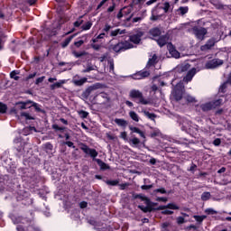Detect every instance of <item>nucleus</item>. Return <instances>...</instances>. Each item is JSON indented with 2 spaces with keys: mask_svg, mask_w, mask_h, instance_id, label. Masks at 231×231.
<instances>
[{
  "mask_svg": "<svg viewBox=\"0 0 231 231\" xmlns=\"http://www.w3.org/2000/svg\"><path fill=\"white\" fill-rule=\"evenodd\" d=\"M16 226L17 231H41V228L37 226L33 218L16 217L13 219Z\"/></svg>",
  "mask_w": 231,
  "mask_h": 231,
  "instance_id": "f257e3e1",
  "label": "nucleus"
},
{
  "mask_svg": "<svg viewBox=\"0 0 231 231\" xmlns=\"http://www.w3.org/2000/svg\"><path fill=\"white\" fill-rule=\"evenodd\" d=\"M80 150L85 152V154H88L90 158H92L93 162H96L97 165L100 167V171H109L111 167L104 162L101 159H97V156H98V152L95 148H89L88 144L82 143L80 146Z\"/></svg>",
  "mask_w": 231,
  "mask_h": 231,
  "instance_id": "f03ea898",
  "label": "nucleus"
},
{
  "mask_svg": "<svg viewBox=\"0 0 231 231\" xmlns=\"http://www.w3.org/2000/svg\"><path fill=\"white\" fill-rule=\"evenodd\" d=\"M129 98H131L133 102H135V104H141L142 106H148V104H151V101L145 99L143 93L138 89L130 90Z\"/></svg>",
  "mask_w": 231,
  "mask_h": 231,
  "instance_id": "7ed1b4c3",
  "label": "nucleus"
},
{
  "mask_svg": "<svg viewBox=\"0 0 231 231\" xmlns=\"http://www.w3.org/2000/svg\"><path fill=\"white\" fill-rule=\"evenodd\" d=\"M134 45L128 41L119 42L115 45H111V50L116 53H121V51H127V50H133Z\"/></svg>",
  "mask_w": 231,
  "mask_h": 231,
  "instance_id": "20e7f679",
  "label": "nucleus"
},
{
  "mask_svg": "<svg viewBox=\"0 0 231 231\" xmlns=\"http://www.w3.org/2000/svg\"><path fill=\"white\" fill-rule=\"evenodd\" d=\"M221 99H217L214 101H209L200 105V109L203 113H208V111H212V109H216L221 106Z\"/></svg>",
  "mask_w": 231,
  "mask_h": 231,
  "instance_id": "39448f33",
  "label": "nucleus"
},
{
  "mask_svg": "<svg viewBox=\"0 0 231 231\" xmlns=\"http://www.w3.org/2000/svg\"><path fill=\"white\" fill-rule=\"evenodd\" d=\"M143 35H145V32H143L142 29H135L134 30V32L129 35V41L130 42H133V44H140Z\"/></svg>",
  "mask_w": 231,
  "mask_h": 231,
  "instance_id": "423d86ee",
  "label": "nucleus"
},
{
  "mask_svg": "<svg viewBox=\"0 0 231 231\" xmlns=\"http://www.w3.org/2000/svg\"><path fill=\"white\" fill-rule=\"evenodd\" d=\"M171 95L176 102H180V100L183 98V87L181 85H177Z\"/></svg>",
  "mask_w": 231,
  "mask_h": 231,
  "instance_id": "0eeeda50",
  "label": "nucleus"
},
{
  "mask_svg": "<svg viewBox=\"0 0 231 231\" xmlns=\"http://www.w3.org/2000/svg\"><path fill=\"white\" fill-rule=\"evenodd\" d=\"M224 61L220 59H213L211 60H208L206 63L207 69H214L216 68H219V66H223Z\"/></svg>",
  "mask_w": 231,
  "mask_h": 231,
  "instance_id": "6e6552de",
  "label": "nucleus"
},
{
  "mask_svg": "<svg viewBox=\"0 0 231 231\" xmlns=\"http://www.w3.org/2000/svg\"><path fill=\"white\" fill-rule=\"evenodd\" d=\"M113 30V26L106 23L105 27L103 28L102 32L96 39H93V42H98V39H104V37H109V32Z\"/></svg>",
  "mask_w": 231,
  "mask_h": 231,
  "instance_id": "1a4fd4ad",
  "label": "nucleus"
},
{
  "mask_svg": "<svg viewBox=\"0 0 231 231\" xmlns=\"http://www.w3.org/2000/svg\"><path fill=\"white\" fill-rule=\"evenodd\" d=\"M146 207L144 206H139V208L144 212V214H147V212H154L156 210H160L158 209V208H154L156 207V205H158V203H154L152 201L150 200L149 203H145Z\"/></svg>",
  "mask_w": 231,
  "mask_h": 231,
  "instance_id": "9d476101",
  "label": "nucleus"
},
{
  "mask_svg": "<svg viewBox=\"0 0 231 231\" xmlns=\"http://www.w3.org/2000/svg\"><path fill=\"white\" fill-rule=\"evenodd\" d=\"M150 76H151V71L143 69L133 74L131 77L132 79H134V80H142L143 79H147V77H150Z\"/></svg>",
  "mask_w": 231,
  "mask_h": 231,
  "instance_id": "9b49d317",
  "label": "nucleus"
},
{
  "mask_svg": "<svg viewBox=\"0 0 231 231\" xmlns=\"http://www.w3.org/2000/svg\"><path fill=\"white\" fill-rule=\"evenodd\" d=\"M160 4H158L157 5H155L152 9V15L150 17V21H159V19H162V17H163V14H160Z\"/></svg>",
  "mask_w": 231,
  "mask_h": 231,
  "instance_id": "f8f14e48",
  "label": "nucleus"
},
{
  "mask_svg": "<svg viewBox=\"0 0 231 231\" xmlns=\"http://www.w3.org/2000/svg\"><path fill=\"white\" fill-rule=\"evenodd\" d=\"M23 103L26 104V107H34L36 113H42V115L46 114V110L41 108V105H39L38 103L31 100L25 101Z\"/></svg>",
  "mask_w": 231,
  "mask_h": 231,
  "instance_id": "ddd939ff",
  "label": "nucleus"
},
{
  "mask_svg": "<svg viewBox=\"0 0 231 231\" xmlns=\"http://www.w3.org/2000/svg\"><path fill=\"white\" fill-rule=\"evenodd\" d=\"M167 50H168L170 55H171V57H173L174 59H180V51H178V50H176V47H174L172 42H169L167 44Z\"/></svg>",
  "mask_w": 231,
  "mask_h": 231,
  "instance_id": "4468645a",
  "label": "nucleus"
},
{
  "mask_svg": "<svg viewBox=\"0 0 231 231\" xmlns=\"http://www.w3.org/2000/svg\"><path fill=\"white\" fill-rule=\"evenodd\" d=\"M193 33L197 37V39L203 40L205 35H207V29L193 27Z\"/></svg>",
  "mask_w": 231,
  "mask_h": 231,
  "instance_id": "2eb2a0df",
  "label": "nucleus"
},
{
  "mask_svg": "<svg viewBox=\"0 0 231 231\" xmlns=\"http://www.w3.org/2000/svg\"><path fill=\"white\" fill-rule=\"evenodd\" d=\"M97 89H98V87H97V85L89 86L82 92L81 94L82 98H85V100H88L92 91H97Z\"/></svg>",
  "mask_w": 231,
  "mask_h": 231,
  "instance_id": "dca6fc26",
  "label": "nucleus"
},
{
  "mask_svg": "<svg viewBox=\"0 0 231 231\" xmlns=\"http://www.w3.org/2000/svg\"><path fill=\"white\" fill-rule=\"evenodd\" d=\"M154 41H156L160 48H163V46L169 44V35L167 34L161 35L158 39H154Z\"/></svg>",
  "mask_w": 231,
  "mask_h": 231,
  "instance_id": "f3484780",
  "label": "nucleus"
},
{
  "mask_svg": "<svg viewBox=\"0 0 231 231\" xmlns=\"http://www.w3.org/2000/svg\"><path fill=\"white\" fill-rule=\"evenodd\" d=\"M158 64V55L153 54L152 58H150L146 63V69H149V68H155Z\"/></svg>",
  "mask_w": 231,
  "mask_h": 231,
  "instance_id": "a211bd4d",
  "label": "nucleus"
},
{
  "mask_svg": "<svg viewBox=\"0 0 231 231\" xmlns=\"http://www.w3.org/2000/svg\"><path fill=\"white\" fill-rule=\"evenodd\" d=\"M125 33V29L122 30V29H116L113 30L111 29L108 32V37H118V35H124Z\"/></svg>",
  "mask_w": 231,
  "mask_h": 231,
  "instance_id": "6ab92c4d",
  "label": "nucleus"
},
{
  "mask_svg": "<svg viewBox=\"0 0 231 231\" xmlns=\"http://www.w3.org/2000/svg\"><path fill=\"white\" fill-rule=\"evenodd\" d=\"M196 73H197L196 68H192L191 69H189L186 74V76L184 77L185 82H190L192 79H194V76L196 75Z\"/></svg>",
  "mask_w": 231,
  "mask_h": 231,
  "instance_id": "aec40b11",
  "label": "nucleus"
},
{
  "mask_svg": "<svg viewBox=\"0 0 231 231\" xmlns=\"http://www.w3.org/2000/svg\"><path fill=\"white\" fill-rule=\"evenodd\" d=\"M165 208H169L170 210H180L179 206L174 203H169L166 206H159L157 210H165Z\"/></svg>",
  "mask_w": 231,
  "mask_h": 231,
  "instance_id": "412c9836",
  "label": "nucleus"
},
{
  "mask_svg": "<svg viewBox=\"0 0 231 231\" xmlns=\"http://www.w3.org/2000/svg\"><path fill=\"white\" fill-rule=\"evenodd\" d=\"M149 34L152 35V37H160L162 36V29L159 27H153L150 29Z\"/></svg>",
  "mask_w": 231,
  "mask_h": 231,
  "instance_id": "4be33fe9",
  "label": "nucleus"
},
{
  "mask_svg": "<svg viewBox=\"0 0 231 231\" xmlns=\"http://www.w3.org/2000/svg\"><path fill=\"white\" fill-rule=\"evenodd\" d=\"M216 45V41L214 39H209L204 46L201 47V50H211Z\"/></svg>",
  "mask_w": 231,
  "mask_h": 231,
  "instance_id": "5701e85b",
  "label": "nucleus"
},
{
  "mask_svg": "<svg viewBox=\"0 0 231 231\" xmlns=\"http://www.w3.org/2000/svg\"><path fill=\"white\" fill-rule=\"evenodd\" d=\"M75 35H77V34H72V35L69 36L68 38H66L61 42V48H68V46L69 45V42H71V41H73V38L75 37Z\"/></svg>",
  "mask_w": 231,
  "mask_h": 231,
  "instance_id": "b1692460",
  "label": "nucleus"
},
{
  "mask_svg": "<svg viewBox=\"0 0 231 231\" xmlns=\"http://www.w3.org/2000/svg\"><path fill=\"white\" fill-rule=\"evenodd\" d=\"M134 198V199H141V201H144V203H149L151 201V199L143 194H135Z\"/></svg>",
  "mask_w": 231,
  "mask_h": 231,
  "instance_id": "393cba45",
  "label": "nucleus"
},
{
  "mask_svg": "<svg viewBox=\"0 0 231 231\" xmlns=\"http://www.w3.org/2000/svg\"><path fill=\"white\" fill-rule=\"evenodd\" d=\"M159 10H163L164 14H169V12L171 10V3L164 2L163 6H160Z\"/></svg>",
  "mask_w": 231,
  "mask_h": 231,
  "instance_id": "a878e982",
  "label": "nucleus"
},
{
  "mask_svg": "<svg viewBox=\"0 0 231 231\" xmlns=\"http://www.w3.org/2000/svg\"><path fill=\"white\" fill-rule=\"evenodd\" d=\"M62 84H64V80H60L59 82L53 83L52 85L50 86V89L51 91L55 89H59L60 88H62Z\"/></svg>",
  "mask_w": 231,
  "mask_h": 231,
  "instance_id": "bb28decb",
  "label": "nucleus"
},
{
  "mask_svg": "<svg viewBox=\"0 0 231 231\" xmlns=\"http://www.w3.org/2000/svg\"><path fill=\"white\" fill-rule=\"evenodd\" d=\"M86 82H88V78H82L80 79L73 80V84H75L76 86H84V84H86Z\"/></svg>",
  "mask_w": 231,
  "mask_h": 231,
  "instance_id": "cd10ccee",
  "label": "nucleus"
},
{
  "mask_svg": "<svg viewBox=\"0 0 231 231\" xmlns=\"http://www.w3.org/2000/svg\"><path fill=\"white\" fill-rule=\"evenodd\" d=\"M43 151H45V152H51V151H53V144L50 142L44 143Z\"/></svg>",
  "mask_w": 231,
  "mask_h": 231,
  "instance_id": "c85d7f7f",
  "label": "nucleus"
},
{
  "mask_svg": "<svg viewBox=\"0 0 231 231\" xmlns=\"http://www.w3.org/2000/svg\"><path fill=\"white\" fill-rule=\"evenodd\" d=\"M115 122L117 125H120V127H127V122L125 119L116 118Z\"/></svg>",
  "mask_w": 231,
  "mask_h": 231,
  "instance_id": "c756f323",
  "label": "nucleus"
},
{
  "mask_svg": "<svg viewBox=\"0 0 231 231\" xmlns=\"http://www.w3.org/2000/svg\"><path fill=\"white\" fill-rule=\"evenodd\" d=\"M106 185H110V187H116L120 183L118 180H103Z\"/></svg>",
  "mask_w": 231,
  "mask_h": 231,
  "instance_id": "7c9ffc66",
  "label": "nucleus"
},
{
  "mask_svg": "<svg viewBox=\"0 0 231 231\" xmlns=\"http://www.w3.org/2000/svg\"><path fill=\"white\" fill-rule=\"evenodd\" d=\"M129 116L134 120V122H140V116H138V114L134 111H130L129 112Z\"/></svg>",
  "mask_w": 231,
  "mask_h": 231,
  "instance_id": "2f4dec72",
  "label": "nucleus"
},
{
  "mask_svg": "<svg viewBox=\"0 0 231 231\" xmlns=\"http://www.w3.org/2000/svg\"><path fill=\"white\" fill-rule=\"evenodd\" d=\"M72 55H74V57H76V59H80V57H86V55H88V53L86 52V51H83L80 52L73 51Z\"/></svg>",
  "mask_w": 231,
  "mask_h": 231,
  "instance_id": "473e14b6",
  "label": "nucleus"
},
{
  "mask_svg": "<svg viewBox=\"0 0 231 231\" xmlns=\"http://www.w3.org/2000/svg\"><path fill=\"white\" fill-rule=\"evenodd\" d=\"M82 17H84V15L79 16V19L76 22H74V28H80V25L84 24V20H82Z\"/></svg>",
  "mask_w": 231,
  "mask_h": 231,
  "instance_id": "72a5a7b5",
  "label": "nucleus"
},
{
  "mask_svg": "<svg viewBox=\"0 0 231 231\" xmlns=\"http://www.w3.org/2000/svg\"><path fill=\"white\" fill-rule=\"evenodd\" d=\"M21 72L19 70H13L10 72V78L14 79V80H19V75Z\"/></svg>",
  "mask_w": 231,
  "mask_h": 231,
  "instance_id": "f704fd0d",
  "label": "nucleus"
},
{
  "mask_svg": "<svg viewBox=\"0 0 231 231\" xmlns=\"http://www.w3.org/2000/svg\"><path fill=\"white\" fill-rule=\"evenodd\" d=\"M91 26H93V23L92 22H87L85 23L82 26L81 29L84 32H88V30H91Z\"/></svg>",
  "mask_w": 231,
  "mask_h": 231,
  "instance_id": "c9c22d12",
  "label": "nucleus"
},
{
  "mask_svg": "<svg viewBox=\"0 0 231 231\" xmlns=\"http://www.w3.org/2000/svg\"><path fill=\"white\" fill-rule=\"evenodd\" d=\"M195 221H197V223H203V220L207 219V216L202 215H195L194 217Z\"/></svg>",
  "mask_w": 231,
  "mask_h": 231,
  "instance_id": "e433bc0d",
  "label": "nucleus"
},
{
  "mask_svg": "<svg viewBox=\"0 0 231 231\" xmlns=\"http://www.w3.org/2000/svg\"><path fill=\"white\" fill-rule=\"evenodd\" d=\"M52 129L56 132L60 131V133H64V131H66L65 126H59L57 124L52 125Z\"/></svg>",
  "mask_w": 231,
  "mask_h": 231,
  "instance_id": "4c0bfd02",
  "label": "nucleus"
},
{
  "mask_svg": "<svg viewBox=\"0 0 231 231\" xmlns=\"http://www.w3.org/2000/svg\"><path fill=\"white\" fill-rule=\"evenodd\" d=\"M210 192L205 191L201 195V200L202 201H208L210 199Z\"/></svg>",
  "mask_w": 231,
  "mask_h": 231,
  "instance_id": "58836bf2",
  "label": "nucleus"
},
{
  "mask_svg": "<svg viewBox=\"0 0 231 231\" xmlns=\"http://www.w3.org/2000/svg\"><path fill=\"white\" fill-rule=\"evenodd\" d=\"M2 165H8V155L6 153H3L0 157Z\"/></svg>",
  "mask_w": 231,
  "mask_h": 231,
  "instance_id": "ea45409f",
  "label": "nucleus"
},
{
  "mask_svg": "<svg viewBox=\"0 0 231 231\" xmlns=\"http://www.w3.org/2000/svg\"><path fill=\"white\" fill-rule=\"evenodd\" d=\"M178 12H180V15H185V14H189V6H180Z\"/></svg>",
  "mask_w": 231,
  "mask_h": 231,
  "instance_id": "a19ab883",
  "label": "nucleus"
},
{
  "mask_svg": "<svg viewBox=\"0 0 231 231\" xmlns=\"http://www.w3.org/2000/svg\"><path fill=\"white\" fill-rule=\"evenodd\" d=\"M8 110V106L6 104H4L3 102H0V113L1 115H5L6 111Z\"/></svg>",
  "mask_w": 231,
  "mask_h": 231,
  "instance_id": "79ce46f5",
  "label": "nucleus"
},
{
  "mask_svg": "<svg viewBox=\"0 0 231 231\" xmlns=\"http://www.w3.org/2000/svg\"><path fill=\"white\" fill-rule=\"evenodd\" d=\"M144 116H147V118H149L150 120H154V118H156V114L154 113H150L149 111H144Z\"/></svg>",
  "mask_w": 231,
  "mask_h": 231,
  "instance_id": "37998d69",
  "label": "nucleus"
},
{
  "mask_svg": "<svg viewBox=\"0 0 231 231\" xmlns=\"http://www.w3.org/2000/svg\"><path fill=\"white\" fill-rule=\"evenodd\" d=\"M99 97H100L101 98H104L105 100H107V93H106V92H100V93L97 94V95L94 97V98L97 100V98H99Z\"/></svg>",
  "mask_w": 231,
  "mask_h": 231,
  "instance_id": "c03bdc74",
  "label": "nucleus"
},
{
  "mask_svg": "<svg viewBox=\"0 0 231 231\" xmlns=\"http://www.w3.org/2000/svg\"><path fill=\"white\" fill-rule=\"evenodd\" d=\"M21 116H23L25 118V120H35V117L30 116V114H28L26 112H22Z\"/></svg>",
  "mask_w": 231,
  "mask_h": 231,
  "instance_id": "a18cd8bd",
  "label": "nucleus"
},
{
  "mask_svg": "<svg viewBox=\"0 0 231 231\" xmlns=\"http://www.w3.org/2000/svg\"><path fill=\"white\" fill-rule=\"evenodd\" d=\"M167 194L165 188H160L153 190V194Z\"/></svg>",
  "mask_w": 231,
  "mask_h": 231,
  "instance_id": "49530a36",
  "label": "nucleus"
},
{
  "mask_svg": "<svg viewBox=\"0 0 231 231\" xmlns=\"http://www.w3.org/2000/svg\"><path fill=\"white\" fill-rule=\"evenodd\" d=\"M79 116H80V118H88V116H89V113L86 112L84 110H80L79 111Z\"/></svg>",
  "mask_w": 231,
  "mask_h": 231,
  "instance_id": "de8ad7c7",
  "label": "nucleus"
},
{
  "mask_svg": "<svg viewBox=\"0 0 231 231\" xmlns=\"http://www.w3.org/2000/svg\"><path fill=\"white\" fill-rule=\"evenodd\" d=\"M226 84H228V83L226 81V82H224V83L220 86V88H219V93H226V88H227Z\"/></svg>",
  "mask_w": 231,
  "mask_h": 231,
  "instance_id": "09e8293b",
  "label": "nucleus"
},
{
  "mask_svg": "<svg viewBox=\"0 0 231 231\" xmlns=\"http://www.w3.org/2000/svg\"><path fill=\"white\" fill-rule=\"evenodd\" d=\"M25 198H28V193L24 192L23 195H21V193H18V196L16 197L17 201H23Z\"/></svg>",
  "mask_w": 231,
  "mask_h": 231,
  "instance_id": "8fccbe9b",
  "label": "nucleus"
},
{
  "mask_svg": "<svg viewBox=\"0 0 231 231\" xmlns=\"http://www.w3.org/2000/svg\"><path fill=\"white\" fill-rule=\"evenodd\" d=\"M46 79V76H42V77L36 79L34 84H35L36 86H39V84H42V82H44V79Z\"/></svg>",
  "mask_w": 231,
  "mask_h": 231,
  "instance_id": "3c124183",
  "label": "nucleus"
},
{
  "mask_svg": "<svg viewBox=\"0 0 231 231\" xmlns=\"http://www.w3.org/2000/svg\"><path fill=\"white\" fill-rule=\"evenodd\" d=\"M16 106H20V109H30V106H26V103L23 101L17 102Z\"/></svg>",
  "mask_w": 231,
  "mask_h": 231,
  "instance_id": "603ef678",
  "label": "nucleus"
},
{
  "mask_svg": "<svg viewBox=\"0 0 231 231\" xmlns=\"http://www.w3.org/2000/svg\"><path fill=\"white\" fill-rule=\"evenodd\" d=\"M30 133H32V126L25 127L23 129V134H24V136H28Z\"/></svg>",
  "mask_w": 231,
  "mask_h": 231,
  "instance_id": "864d4df0",
  "label": "nucleus"
},
{
  "mask_svg": "<svg viewBox=\"0 0 231 231\" xmlns=\"http://www.w3.org/2000/svg\"><path fill=\"white\" fill-rule=\"evenodd\" d=\"M206 214H208V216H214L215 214H217V211L214 210L213 208H207Z\"/></svg>",
  "mask_w": 231,
  "mask_h": 231,
  "instance_id": "5fc2aeb1",
  "label": "nucleus"
},
{
  "mask_svg": "<svg viewBox=\"0 0 231 231\" xmlns=\"http://www.w3.org/2000/svg\"><path fill=\"white\" fill-rule=\"evenodd\" d=\"M130 142L133 143V145H139L140 139H138V137H134L130 139Z\"/></svg>",
  "mask_w": 231,
  "mask_h": 231,
  "instance_id": "6e6d98bb",
  "label": "nucleus"
},
{
  "mask_svg": "<svg viewBox=\"0 0 231 231\" xmlns=\"http://www.w3.org/2000/svg\"><path fill=\"white\" fill-rule=\"evenodd\" d=\"M162 214L163 216H172L174 214V211L169 210V209H164L162 211Z\"/></svg>",
  "mask_w": 231,
  "mask_h": 231,
  "instance_id": "4d7b16f0",
  "label": "nucleus"
},
{
  "mask_svg": "<svg viewBox=\"0 0 231 231\" xmlns=\"http://www.w3.org/2000/svg\"><path fill=\"white\" fill-rule=\"evenodd\" d=\"M151 138H156V136H160V130H154L150 134Z\"/></svg>",
  "mask_w": 231,
  "mask_h": 231,
  "instance_id": "13d9d810",
  "label": "nucleus"
},
{
  "mask_svg": "<svg viewBox=\"0 0 231 231\" xmlns=\"http://www.w3.org/2000/svg\"><path fill=\"white\" fill-rule=\"evenodd\" d=\"M129 129L130 131H132V133H136L137 134L140 133V128L136 126L130 125Z\"/></svg>",
  "mask_w": 231,
  "mask_h": 231,
  "instance_id": "bf43d9fd",
  "label": "nucleus"
},
{
  "mask_svg": "<svg viewBox=\"0 0 231 231\" xmlns=\"http://www.w3.org/2000/svg\"><path fill=\"white\" fill-rule=\"evenodd\" d=\"M35 77H37V72H33L32 74H29L26 78L25 80L26 82H28V80H31V79H35Z\"/></svg>",
  "mask_w": 231,
  "mask_h": 231,
  "instance_id": "052dcab7",
  "label": "nucleus"
},
{
  "mask_svg": "<svg viewBox=\"0 0 231 231\" xmlns=\"http://www.w3.org/2000/svg\"><path fill=\"white\" fill-rule=\"evenodd\" d=\"M154 187L153 184L141 186L142 190H149Z\"/></svg>",
  "mask_w": 231,
  "mask_h": 231,
  "instance_id": "680f3d73",
  "label": "nucleus"
},
{
  "mask_svg": "<svg viewBox=\"0 0 231 231\" xmlns=\"http://www.w3.org/2000/svg\"><path fill=\"white\" fill-rule=\"evenodd\" d=\"M213 145H215V147H219V145H221V139L220 138H216L213 141Z\"/></svg>",
  "mask_w": 231,
  "mask_h": 231,
  "instance_id": "e2e57ef3",
  "label": "nucleus"
},
{
  "mask_svg": "<svg viewBox=\"0 0 231 231\" xmlns=\"http://www.w3.org/2000/svg\"><path fill=\"white\" fill-rule=\"evenodd\" d=\"M64 144L67 145L68 147H71L72 149H76L75 144L71 141H67L64 143Z\"/></svg>",
  "mask_w": 231,
  "mask_h": 231,
  "instance_id": "0e129e2a",
  "label": "nucleus"
},
{
  "mask_svg": "<svg viewBox=\"0 0 231 231\" xmlns=\"http://www.w3.org/2000/svg\"><path fill=\"white\" fill-rule=\"evenodd\" d=\"M170 223L169 222H164L162 224V231H167V228H169L170 226Z\"/></svg>",
  "mask_w": 231,
  "mask_h": 231,
  "instance_id": "69168bd1",
  "label": "nucleus"
},
{
  "mask_svg": "<svg viewBox=\"0 0 231 231\" xmlns=\"http://www.w3.org/2000/svg\"><path fill=\"white\" fill-rule=\"evenodd\" d=\"M177 223H178V225H183V223H185V217H177Z\"/></svg>",
  "mask_w": 231,
  "mask_h": 231,
  "instance_id": "338daca9",
  "label": "nucleus"
},
{
  "mask_svg": "<svg viewBox=\"0 0 231 231\" xmlns=\"http://www.w3.org/2000/svg\"><path fill=\"white\" fill-rule=\"evenodd\" d=\"M82 44H84L83 40H79V41L74 42V46H76V48H80V46H82Z\"/></svg>",
  "mask_w": 231,
  "mask_h": 231,
  "instance_id": "774afa93",
  "label": "nucleus"
}]
</instances>
